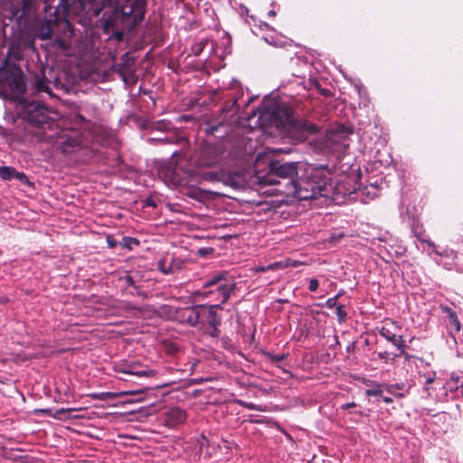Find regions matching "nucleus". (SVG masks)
I'll return each mask as SVG.
<instances>
[{"label": "nucleus", "mask_w": 463, "mask_h": 463, "mask_svg": "<svg viewBox=\"0 0 463 463\" xmlns=\"http://www.w3.org/2000/svg\"><path fill=\"white\" fill-rule=\"evenodd\" d=\"M14 179L19 180L21 183H23L28 186L33 185V184L29 181L28 177L26 176V175L24 172H19V171L15 170L14 175Z\"/></svg>", "instance_id": "25"}, {"label": "nucleus", "mask_w": 463, "mask_h": 463, "mask_svg": "<svg viewBox=\"0 0 463 463\" xmlns=\"http://www.w3.org/2000/svg\"><path fill=\"white\" fill-rule=\"evenodd\" d=\"M15 170L12 166H0V177L5 181H11L14 179Z\"/></svg>", "instance_id": "21"}, {"label": "nucleus", "mask_w": 463, "mask_h": 463, "mask_svg": "<svg viewBox=\"0 0 463 463\" xmlns=\"http://www.w3.org/2000/svg\"><path fill=\"white\" fill-rule=\"evenodd\" d=\"M432 382H433V378H428V379L426 380V383H427V384H430V383H431Z\"/></svg>", "instance_id": "44"}, {"label": "nucleus", "mask_w": 463, "mask_h": 463, "mask_svg": "<svg viewBox=\"0 0 463 463\" xmlns=\"http://www.w3.org/2000/svg\"><path fill=\"white\" fill-rule=\"evenodd\" d=\"M119 280L130 288L137 290L138 289V283L141 281L138 275L130 274H127L126 276L121 277Z\"/></svg>", "instance_id": "18"}, {"label": "nucleus", "mask_w": 463, "mask_h": 463, "mask_svg": "<svg viewBox=\"0 0 463 463\" xmlns=\"http://www.w3.org/2000/svg\"><path fill=\"white\" fill-rule=\"evenodd\" d=\"M145 205L146 206H150V207H156V202L151 199V198H147L146 201H145Z\"/></svg>", "instance_id": "39"}, {"label": "nucleus", "mask_w": 463, "mask_h": 463, "mask_svg": "<svg viewBox=\"0 0 463 463\" xmlns=\"http://www.w3.org/2000/svg\"><path fill=\"white\" fill-rule=\"evenodd\" d=\"M382 399L383 402H385L386 404H390L393 402L392 399L389 396H382Z\"/></svg>", "instance_id": "40"}, {"label": "nucleus", "mask_w": 463, "mask_h": 463, "mask_svg": "<svg viewBox=\"0 0 463 463\" xmlns=\"http://www.w3.org/2000/svg\"><path fill=\"white\" fill-rule=\"evenodd\" d=\"M125 26H128V25L123 24L120 20H118L117 26H115L113 28H109V30H106L104 28V30L107 33H111V35L115 40H117L118 42H121L123 40L124 34H125V32H124Z\"/></svg>", "instance_id": "16"}, {"label": "nucleus", "mask_w": 463, "mask_h": 463, "mask_svg": "<svg viewBox=\"0 0 463 463\" xmlns=\"http://www.w3.org/2000/svg\"><path fill=\"white\" fill-rule=\"evenodd\" d=\"M187 195L196 200H203V198H205V192L201 189L191 188L187 192Z\"/></svg>", "instance_id": "24"}, {"label": "nucleus", "mask_w": 463, "mask_h": 463, "mask_svg": "<svg viewBox=\"0 0 463 463\" xmlns=\"http://www.w3.org/2000/svg\"><path fill=\"white\" fill-rule=\"evenodd\" d=\"M157 269L165 275L172 273V265H166L165 260H160L157 262Z\"/></svg>", "instance_id": "27"}, {"label": "nucleus", "mask_w": 463, "mask_h": 463, "mask_svg": "<svg viewBox=\"0 0 463 463\" xmlns=\"http://www.w3.org/2000/svg\"><path fill=\"white\" fill-rule=\"evenodd\" d=\"M228 110L222 109L219 117H213L206 121L203 130L207 136L222 138L230 133L232 128L226 122L225 116L223 115Z\"/></svg>", "instance_id": "10"}, {"label": "nucleus", "mask_w": 463, "mask_h": 463, "mask_svg": "<svg viewBox=\"0 0 463 463\" xmlns=\"http://www.w3.org/2000/svg\"><path fill=\"white\" fill-rule=\"evenodd\" d=\"M5 49V45L3 44L2 47H1V50L0 52H2V55H4V50Z\"/></svg>", "instance_id": "45"}, {"label": "nucleus", "mask_w": 463, "mask_h": 463, "mask_svg": "<svg viewBox=\"0 0 463 463\" xmlns=\"http://www.w3.org/2000/svg\"><path fill=\"white\" fill-rule=\"evenodd\" d=\"M268 15H269V16H272V17H273V16H275V15H276V12H275V11H273V10H270V11L268 13Z\"/></svg>", "instance_id": "43"}, {"label": "nucleus", "mask_w": 463, "mask_h": 463, "mask_svg": "<svg viewBox=\"0 0 463 463\" xmlns=\"http://www.w3.org/2000/svg\"><path fill=\"white\" fill-rule=\"evenodd\" d=\"M137 392H128V393L129 394H133V393H136Z\"/></svg>", "instance_id": "49"}, {"label": "nucleus", "mask_w": 463, "mask_h": 463, "mask_svg": "<svg viewBox=\"0 0 463 463\" xmlns=\"http://www.w3.org/2000/svg\"><path fill=\"white\" fill-rule=\"evenodd\" d=\"M21 59L18 49L8 47L6 54L1 60L0 96L13 99L14 109L20 123L13 129H7L6 137L12 142L27 143L49 138L44 130L56 125L51 116V110L35 99L25 98V78L21 68L13 61Z\"/></svg>", "instance_id": "1"}, {"label": "nucleus", "mask_w": 463, "mask_h": 463, "mask_svg": "<svg viewBox=\"0 0 463 463\" xmlns=\"http://www.w3.org/2000/svg\"><path fill=\"white\" fill-rule=\"evenodd\" d=\"M128 294L132 297L134 296H139V297H142V298H146V294L141 289V286L138 284V289H133L131 288L129 291H128Z\"/></svg>", "instance_id": "32"}, {"label": "nucleus", "mask_w": 463, "mask_h": 463, "mask_svg": "<svg viewBox=\"0 0 463 463\" xmlns=\"http://www.w3.org/2000/svg\"><path fill=\"white\" fill-rule=\"evenodd\" d=\"M51 37V33H48L46 36H44L43 38H50Z\"/></svg>", "instance_id": "47"}, {"label": "nucleus", "mask_w": 463, "mask_h": 463, "mask_svg": "<svg viewBox=\"0 0 463 463\" xmlns=\"http://www.w3.org/2000/svg\"><path fill=\"white\" fill-rule=\"evenodd\" d=\"M226 272L214 274L203 286L192 293L195 301L208 300L214 304L226 303L236 288V283L226 279Z\"/></svg>", "instance_id": "4"}, {"label": "nucleus", "mask_w": 463, "mask_h": 463, "mask_svg": "<svg viewBox=\"0 0 463 463\" xmlns=\"http://www.w3.org/2000/svg\"><path fill=\"white\" fill-rule=\"evenodd\" d=\"M139 244V241L136 238L132 237H123L122 241L120 242V245L123 248L127 249H132L133 246H137Z\"/></svg>", "instance_id": "23"}, {"label": "nucleus", "mask_w": 463, "mask_h": 463, "mask_svg": "<svg viewBox=\"0 0 463 463\" xmlns=\"http://www.w3.org/2000/svg\"><path fill=\"white\" fill-rule=\"evenodd\" d=\"M318 286H319V282L317 279H309V285H308V289L312 292H315L317 290L318 288Z\"/></svg>", "instance_id": "34"}, {"label": "nucleus", "mask_w": 463, "mask_h": 463, "mask_svg": "<svg viewBox=\"0 0 463 463\" xmlns=\"http://www.w3.org/2000/svg\"><path fill=\"white\" fill-rule=\"evenodd\" d=\"M213 249L211 247H204L198 250V254L202 257L207 256L213 252Z\"/></svg>", "instance_id": "35"}, {"label": "nucleus", "mask_w": 463, "mask_h": 463, "mask_svg": "<svg viewBox=\"0 0 463 463\" xmlns=\"http://www.w3.org/2000/svg\"><path fill=\"white\" fill-rule=\"evenodd\" d=\"M223 154V149L219 145L204 144L197 153V164L201 167H213L217 165Z\"/></svg>", "instance_id": "9"}, {"label": "nucleus", "mask_w": 463, "mask_h": 463, "mask_svg": "<svg viewBox=\"0 0 463 463\" xmlns=\"http://www.w3.org/2000/svg\"><path fill=\"white\" fill-rule=\"evenodd\" d=\"M346 181L348 182V184H350V183L353 181V178H351V177H347V178H346Z\"/></svg>", "instance_id": "46"}, {"label": "nucleus", "mask_w": 463, "mask_h": 463, "mask_svg": "<svg viewBox=\"0 0 463 463\" xmlns=\"http://www.w3.org/2000/svg\"><path fill=\"white\" fill-rule=\"evenodd\" d=\"M100 11H101V9H100V8H95V9L93 10V13H94V14H95L96 16H98V15L99 14Z\"/></svg>", "instance_id": "42"}, {"label": "nucleus", "mask_w": 463, "mask_h": 463, "mask_svg": "<svg viewBox=\"0 0 463 463\" xmlns=\"http://www.w3.org/2000/svg\"><path fill=\"white\" fill-rule=\"evenodd\" d=\"M108 243L110 248H114L116 246V241L114 240H111L110 237L108 238Z\"/></svg>", "instance_id": "41"}, {"label": "nucleus", "mask_w": 463, "mask_h": 463, "mask_svg": "<svg viewBox=\"0 0 463 463\" xmlns=\"http://www.w3.org/2000/svg\"><path fill=\"white\" fill-rule=\"evenodd\" d=\"M381 386H382L381 384H378L375 388L367 389L365 391V394L367 396L382 397L383 392Z\"/></svg>", "instance_id": "28"}, {"label": "nucleus", "mask_w": 463, "mask_h": 463, "mask_svg": "<svg viewBox=\"0 0 463 463\" xmlns=\"http://www.w3.org/2000/svg\"><path fill=\"white\" fill-rule=\"evenodd\" d=\"M240 404L248 409V410H253V411H262L263 409L261 408V406L260 405H257L253 402H240Z\"/></svg>", "instance_id": "31"}, {"label": "nucleus", "mask_w": 463, "mask_h": 463, "mask_svg": "<svg viewBox=\"0 0 463 463\" xmlns=\"http://www.w3.org/2000/svg\"><path fill=\"white\" fill-rule=\"evenodd\" d=\"M259 121L263 127H274L277 129L296 131L302 139H306L308 135L317 132V128L313 123L307 120L297 119L292 109L281 104H274L262 109L259 115Z\"/></svg>", "instance_id": "2"}, {"label": "nucleus", "mask_w": 463, "mask_h": 463, "mask_svg": "<svg viewBox=\"0 0 463 463\" xmlns=\"http://www.w3.org/2000/svg\"><path fill=\"white\" fill-rule=\"evenodd\" d=\"M400 355V354H392L387 351L377 353L378 358L384 361L385 363H393L395 359Z\"/></svg>", "instance_id": "22"}, {"label": "nucleus", "mask_w": 463, "mask_h": 463, "mask_svg": "<svg viewBox=\"0 0 463 463\" xmlns=\"http://www.w3.org/2000/svg\"><path fill=\"white\" fill-rule=\"evenodd\" d=\"M54 144L63 154H71L81 147L83 138L77 130H61L57 134Z\"/></svg>", "instance_id": "8"}, {"label": "nucleus", "mask_w": 463, "mask_h": 463, "mask_svg": "<svg viewBox=\"0 0 463 463\" xmlns=\"http://www.w3.org/2000/svg\"><path fill=\"white\" fill-rule=\"evenodd\" d=\"M336 297H334V298H330L326 300V306L329 308H333V307H335L338 306L336 305Z\"/></svg>", "instance_id": "36"}, {"label": "nucleus", "mask_w": 463, "mask_h": 463, "mask_svg": "<svg viewBox=\"0 0 463 463\" xmlns=\"http://www.w3.org/2000/svg\"><path fill=\"white\" fill-rule=\"evenodd\" d=\"M218 309H222L221 304L198 305L197 327L212 337H218L220 335L222 317L217 313Z\"/></svg>", "instance_id": "7"}, {"label": "nucleus", "mask_w": 463, "mask_h": 463, "mask_svg": "<svg viewBox=\"0 0 463 463\" xmlns=\"http://www.w3.org/2000/svg\"><path fill=\"white\" fill-rule=\"evenodd\" d=\"M118 372L123 374L136 375V376H150L153 372L146 369H139V365L134 363L126 364L121 365Z\"/></svg>", "instance_id": "14"}, {"label": "nucleus", "mask_w": 463, "mask_h": 463, "mask_svg": "<svg viewBox=\"0 0 463 463\" xmlns=\"http://www.w3.org/2000/svg\"><path fill=\"white\" fill-rule=\"evenodd\" d=\"M335 314L337 316L339 323H344L347 317V312L345 309L344 305H338L335 308Z\"/></svg>", "instance_id": "26"}, {"label": "nucleus", "mask_w": 463, "mask_h": 463, "mask_svg": "<svg viewBox=\"0 0 463 463\" xmlns=\"http://www.w3.org/2000/svg\"><path fill=\"white\" fill-rule=\"evenodd\" d=\"M151 128H152V130H157L162 133L174 132L172 130L173 126H172L171 122L168 120H165V119L154 122L152 124Z\"/></svg>", "instance_id": "19"}, {"label": "nucleus", "mask_w": 463, "mask_h": 463, "mask_svg": "<svg viewBox=\"0 0 463 463\" xmlns=\"http://www.w3.org/2000/svg\"><path fill=\"white\" fill-rule=\"evenodd\" d=\"M330 184L326 177H322L317 171L311 175H298L294 181H288L284 189H279L281 194L288 197L298 200H310L317 196H328Z\"/></svg>", "instance_id": "3"}, {"label": "nucleus", "mask_w": 463, "mask_h": 463, "mask_svg": "<svg viewBox=\"0 0 463 463\" xmlns=\"http://www.w3.org/2000/svg\"><path fill=\"white\" fill-rule=\"evenodd\" d=\"M303 172V165L299 162H284L272 160L269 163V174L263 178L266 184H278L285 188L288 181H294L298 175Z\"/></svg>", "instance_id": "6"}, {"label": "nucleus", "mask_w": 463, "mask_h": 463, "mask_svg": "<svg viewBox=\"0 0 463 463\" xmlns=\"http://www.w3.org/2000/svg\"><path fill=\"white\" fill-rule=\"evenodd\" d=\"M177 154V151L175 150L174 152H172V156H175Z\"/></svg>", "instance_id": "48"}, {"label": "nucleus", "mask_w": 463, "mask_h": 463, "mask_svg": "<svg viewBox=\"0 0 463 463\" xmlns=\"http://www.w3.org/2000/svg\"><path fill=\"white\" fill-rule=\"evenodd\" d=\"M440 308L442 310V313H444L447 316L448 319L456 315V312L448 306H441Z\"/></svg>", "instance_id": "33"}, {"label": "nucleus", "mask_w": 463, "mask_h": 463, "mask_svg": "<svg viewBox=\"0 0 463 463\" xmlns=\"http://www.w3.org/2000/svg\"><path fill=\"white\" fill-rule=\"evenodd\" d=\"M395 326L394 322H392L390 325H385L379 329V335L395 346L400 351V354H404L406 347L405 340L402 335H397L392 330Z\"/></svg>", "instance_id": "11"}, {"label": "nucleus", "mask_w": 463, "mask_h": 463, "mask_svg": "<svg viewBox=\"0 0 463 463\" xmlns=\"http://www.w3.org/2000/svg\"><path fill=\"white\" fill-rule=\"evenodd\" d=\"M148 141H156L162 144H174L176 143L177 137L175 132H167L159 137H150Z\"/></svg>", "instance_id": "17"}, {"label": "nucleus", "mask_w": 463, "mask_h": 463, "mask_svg": "<svg viewBox=\"0 0 463 463\" xmlns=\"http://www.w3.org/2000/svg\"><path fill=\"white\" fill-rule=\"evenodd\" d=\"M284 358H285L284 354H273L271 356V360L274 362H280V361L284 360Z\"/></svg>", "instance_id": "38"}, {"label": "nucleus", "mask_w": 463, "mask_h": 463, "mask_svg": "<svg viewBox=\"0 0 463 463\" xmlns=\"http://www.w3.org/2000/svg\"><path fill=\"white\" fill-rule=\"evenodd\" d=\"M146 13V2L144 0H134L121 8H113L110 14H104V27L106 30L117 26L118 21L135 27L140 24Z\"/></svg>", "instance_id": "5"}, {"label": "nucleus", "mask_w": 463, "mask_h": 463, "mask_svg": "<svg viewBox=\"0 0 463 463\" xmlns=\"http://www.w3.org/2000/svg\"><path fill=\"white\" fill-rule=\"evenodd\" d=\"M175 319L182 325L197 327L198 305L179 308L175 312Z\"/></svg>", "instance_id": "12"}, {"label": "nucleus", "mask_w": 463, "mask_h": 463, "mask_svg": "<svg viewBox=\"0 0 463 463\" xmlns=\"http://www.w3.org/2000/svg\"><path fill=\"white\" fill-rule=\"evenodd\" d=\"M186 420V412L180 408L174 407L165 412V421L171 426H176Z\"/></svg>", "instance_id": "13"}, {"label": "nucleus", "mask_w": 463, "mask_h": 463, "mask_svg": "<svg viewBox=\"0 0 463 463\" xmlns=\"http://www.w3.org/2000/svg\"><path fill=\"white\" fill-rule=\"evenodd\" d=\"M386 392L390 394L397 397L403 398L409 393L410 387L403 383H394V384H386L385 385Z\"/></svg>", "instance_id": "15"}, {"label": "nucleus", "mask_w": 463, "mask_h": 463, "mask_svg": "<svg viewBox=\"0 0 463 463\" xmlns=\"http://www.w3.org/2000/svg\"><path fill=\"white\" fill-rule=\"evenodd\" d=\"M180 169L178 167H175L174 169L167 170V175L170 176L171 181L178 185H184L187 183V180L182 176H180Z\"/></svg>", "instance_id": "20"}, {"label": "nucleus", "mask_w": 463, "mask_h": 463, "mask_svg": "<svg viewBox=\"0 0 463 463\" xmlns=\"http://www.w3.org/2000/svg\"><path fill=\"white\" fill-rule=\"evenodd\" d=\"M36 89L38 91H43L46 93H51V88L46 84L45 80L41 79L36 82Z\"/></svg>", "instance_id": "29"}, {"label": "nucleus", "mask_w": 463, "mask_h": 463, "mask_svg": "<svg viewBox=\"0 0 463 463\" xmlns=\"http://www.w3.org/2000/svg\"><path fill=\"white\" fill-rule=\"evenodd\" d=\"M344 184H339L337 186H336V191L337 193H343V195H351L353 193H354L356 191V186L355 185H353L352 187L350 188H347L345 189V191H342V188L344 187Z\"/></svg>", "instance_id": "30"}, {"label": "nucleus", "mask_w": 463, "mask_h": 463, "mask_svg": "<svg viewBox=\"0 0 463 463\" xmlns=\"http://www.w3.org/2000/svg\"><path fill=\"white\" fill-rule=\"evenodd\" d=\"M356 407V403L355 402H347V403H345V404H342L341 405V409L342 410H348V409H351V408H354Z\"/></svg>", "instance_id": "37"}]
</instances>
